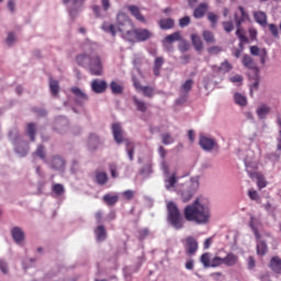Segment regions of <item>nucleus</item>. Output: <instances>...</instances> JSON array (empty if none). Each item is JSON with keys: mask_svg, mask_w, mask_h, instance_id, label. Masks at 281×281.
I'll return each mask as SVG.
<instances>
[{"mask_svg": "<svg viewBox=\"0 0 281 281\" xmlns=\"http://www.w3.org/2000/svg\"><path fill=\"white\" fill-rule=\"evenodd\" d=\"M46 164L52 170H57L58 172H65V166H67V161L60 155L53 156Z\"/></svg>", "mask_w": 281, "mask_h": 281, "instance_id": "8", "label": "nucleus"}, {"mask_svg": "<svg viewBox=\"0 0 281 281\" xmlns=\"http://www.w3.org/2000/svg\"><path fill=\"white\" fill-rule=\"evenodd\" d=\"M101 5L102 7L98 4L92 5V12L98 19L106 16V12L111 10V0H101Z\"/></svg>", "mask_w": 281, "mask_h": 281, "instance_id": "11", "label": "nucleus"}, {"mask_svg": "<svg viewBox=\"0 0 281 281\" xmlns=\"http://www.w3.org/2000/svg\"><path fill=\"white\" fill-rule=\"evenodd\" d=\"M33 113H35V115H38V117H45V115H47V110L42 108H33Z\"/></svg>", "mask_w": 281, "mask_h": 281, "instance_id": "58", "label": "nucleus"}, {"mask_svg": "<svg viewBox=\"0 0 281 281\" xmlns=\"http://www.w3.org/2000/svg\"><path fill=\"white\" fill-rule=\"evenodd\" d=\"M223 265V258L221 257H214L211 259V268L216 269V267H221Z\"/></svg>", "mask_w": 281, "mask_h": 281, "instance_id": "56", "label": "nucleus"}, {"mask_svg": "<svg viewBox=\"0 0 281 281\" xmlns=\"http://www.w3.org/2000/svg\"><path fill=\"white\" fill-rule=\"evenodd\" d=\"M223 265H225L226 267H236V265H238V255L234 252H228L223 258Z\"/></svg>", "mask_w": 281, "mask_h": 281, "instance_id": "26", "label": "nucleus"}, {"mask_svg": "<svg viewBox=\"0 0 281 281\" xmlns=\"http://www.w3.org/2000/svg\"><path fill=\"white\" fill-rule=\"evenodd\" d=\"M261 225L262 223L260 222V218L254 217V215H250L249 227L252 229L256 238H260V232L258 231V228H260Z\"/></svg>", "mask_w": 281, "mask_h": 281, "instance_id": "25", "label": "nucleus"}, {"mask_svg": "<svg viewBox=\"0 0 281 281\" xmlns=\"http://www.w3.org/2000/svg\"><path fill=\"white\" fill-rule=\"evenodd\" d=\"M76 63L90 74V76H102L104 74V66L102 65V57L94 50H86L77 55Z\"/></svg>", "mask_w": 281, "mask_h": 281, "instance_id": "3", "label": "nucleus"}, {"mask_svg": "<svg viewBox=\"0 0 281 281\" xmlns=\"http://www.w3.org/2000/svg\"><path fill=\"white\" fill-rule=\"evenodd\" d=\"M200 146L203 150H214V147L216 146V142L212 138L202 136L200 137Z\"/></svg>", "mask_w": 281, "mask_h": 281, "instance_id": "23", "label": "nucleus"}, {"mask_svg": "<svg viewBox=\"0 0 281 281\" xmlns=\"http://www.w3.org/2000/svg\"><path fill=\"white\" fill-rule=\"evenodd\" d=\"M94 234L98 243H103V240H106V228H104L103 225H99L94 229Z\"/></svg>", "mask_w": 281, "mask_h": 281, "instance_id": "34", "label": "nucleus"}, {"mask_svg": "<svg viewBox=\"0 0 281 281\" xmlns=\"http://www.w3.org/2000/svg\"><path fill=\"white\" fill-rule=\"evenodd\" d=\"M250 54L251 56H261L262 48L260 49L258 46H250Z\"/></svg>", "mask_w": 281, "mask_h": 281, "instance_id": "63", "label": "nucleus"}, {"mask_svg": "<svg viewBox=\"0 0 281 281\" xmlns=\"http://www.w3.org/2000/svg\"><path fill=\"white\" fill-rule=\"evenodd\" d=\"M193 85L194 81L189 79L181 86V93L180 97L176 100V103L186 104V102H188V93L192 91Z\"/></svg>", "mask_w": 281, "mask_h": 281, "instance_id": "10", "label": "nucleus"}, {"mask_svg": "<svg viewBox=\"0 0 281 281\" xmlns=\"http://www.w3.org/2000/svg\"><path fill=\"white\" fill-rule=\"evenodd\" d=\"M207 19L211 22L212 27H216V23H218V15H216L214 12H209Z\"/></svg>", "mask_w": 281, "mask_h": 281, "instance_id": "54", "label": "nucleus"}, {"mask_svg": "<svg viewBox=\"0 0 281 281\" xmlns=\"http://www.w3.org/2000/svg\"><path fill=\"white\" fill-rule=\"evenodd\" d=\"M168 223L173 229H183V217L179 212V206L172 201L167 202Z\"/></svg>", "mask_w": 281, "mask_h": 281, "instance_id": "6", "label": "nucleus"}, {"mask_svg": "<svg viewBox=\"0 0 281 281\" xmlns=\"http://www.w3.org/2000/svg\"><path fill=\"white\" fill-rule=\"evenodd\" d=\"M256 248L258 256H267V251H269V246L267 241L262 240L260 235L259 238H256Z\"/></svg>", "mask_w": 281, "mask_h": 281, "instance_id": "24", "label": "nucleus"}, {"mask_svg": "<svg viewBox=\"0 0 281 281\" xmlns=\"http://www.w3.org/2000/svg\"><path fill=\"white\" fill-rule=\"evenodd\" d=\"M186 254L187 256H194L199 251V241L192 236L187 237L186 239Z\"/></svg>", "mask_w": 281, "mask_h": 281, "instance_id": "15", "label": "nucleus"}, {"mask_svg": "<svg viewBox=\"0 0 281 281\" xmlns=\"http://www.w3.org/2000/svg\"><path fill=\"white\" fill-rule=\"evenodd\" d=\"M177 41H181V33L173 32L172 34L167 35L162 40V45L166 47L167 45H172V43H177Z\"/></svg>", "mask_w": 281, "mask_h": 281, "instance_id": "29", "label": "nucleus"}, {"mask_svg": "<svg viewBox=\"0 0 281 281\" xmlns=\"http://www.w3.org/2000/svg\"><path fill=\"white\" fill-rule=\"evenodd\" d=\"M53 128L56 131V133H59V135H65V133L69 131V120L65 116H57L55 119Z\"/></svg>", "mask_w": 281, "mask_h": 281, "instance_id": "9", "label": "nucleus"}, {"mask_svg": "<svg viewBox=\"0 0 281 281\" xmlns=\"http://www.w3.org/2000/svg\"><path fill=\"white\" fill-rule=\"evenodd\" d=\"M142 175H153V162H147L143 169H142Z\"/></svg>", "mask_w": 281, "mask_h": 281, "instance_id": "57", "label": "nucleus"}, {"mask_svg": "<svg viewBox=\"0 0 281 281\" xmlns=\"http://www.w3.org/2000/svg\"><path fill=\"white\" fill-rule=\"evenodd\" d=\"M222 25L224 30L227 32V34L234 31V23L232 21L223 22Z\"/></svg>", "mask_w": 281, "mask_h": 281, "instance_id": "61", "label": "nucleus"}, {"mask_svg": "<svg viewBox=\"0 0 281 281\" xmlns=\"http://www.w3.org/2000/svg\"><path fill=\"white\" fill-rule=\"evenodd\" d=\"M110 89L114 95H122V93H124V87L116 81L110 83Z\"/></svg>", "mask_w": 281, "mask_h": 281, "instance_id": "42", "label": "nucleus"}, {"mask_svg": "<svg viewBox=\"0 0 281 281\" xmlns=\"http://www.w3.org/2000/svg\"><path fill=\"white\" fill-rule=\"evenodd\" d=\"M158 25L160 30H172V27H175V20H172V18L160 19Z\"/></svg>", "mask_w": 281, "mask_h": 281, "instance_id": "36", "label": "nucleus"}, {"mask_svg": "<svg viewBox=\"0 0 281 281\" xmlns=\"http://www.w3.org/2000/svg\"><path fill=\"white\" fill-rule=\"evenodd\" d=\"M191 19L190 16L186 15L184 18H181L179 20V25L180 27H188V25H190Z\"/></svg>", "mask_w": 281, "mask_h": 281, "instance_id": "60", "label": "nucleus"}, {"mask_svg": "<svg viewBox=\"0 0 281 281\" xmlns=\"http://www.w3.org/2000/svg\"><path fill=\"white\" fill-rule=\"evenodd\" d=\"M268 113H271V106L267 104H261L257 109V115L259 120H267Z\"/></svg>", "mask_w": 281, "mask_h": 281, "instance_id": "33", "label": "nucleus"}, {"mask_svg": "<svg viewBox=\"0 0 281 281\" xmlns=\"http://www.w3.org/2000/svg\"><path fill=\"white\" fill-rule=\"evenodd\" d=\"M140 89V91L144 93L146 98H153V95H155V90L148 86H145Z\"/></svg>", "mask_w": 281, "mask_h": 281, "instance_id": "53", "label": "nucleus"}, {"mask_svg": "<svg viewBox=\"0 0 281 281\" xmlns=\"http://www.w3.org/2000/svg\"><path fill=\"white\" fill-rule=\"evenodd\" d=\"M63 3L68 7V12L71 19H76L78 13L82 11L85 0H63Z\"/></svg>", "mask_w": 281, "mask_h": 281, "instance_id": "7", "label": "nucleus"}, {"mask_svg": "<svg viewBox=\"0 0 281 281\" xmlns=\"http://www.w3.org/2000/svg\"><path fill=\"white\" fill-rule=\"evenodd\" d=\"M236 27L243 26L245 21H249V13L245 11V8L238 7V11L234 14Z\"/></svg>", "mask_w": 281, "mask_h": 281, "instance_id": "16", "label": "nucleus"}, {"mask_svg": "<svg viewBox=\"0 0 281 281\" xmlns=\"http://www.w3.org/2000/svg\"><path fill=\"white\" fill-rule=\"evenodd\" d=\"M247 268L249 271H254V269H256V259L251 256L247 259Z\"/></svg>", "mask_w": 281, "mask_h": 281, "instance_id": "62", "label": "nucleus"}, {"mask_svg": "<svg viewBox=\"0 0 281 281\" xmlns=\"http://www.w3.org/2000/svg\"><path fill=\"white\" fill-rule=\"evenodd\" d=\"M161 67H164V57H157L155 59V64H154V75L155 76H159V74L161 71Z\"/></svg>", "mask_w": 281, "mask_h": 281, "instance_id": "45", "label": "nucleus"}, {"mask_svg": "<svg viewBox=\"0 0 281 281\" xmlns=\"http://www.w3.org/2000/svg\"><path fill=\"white\" fill-rule=\"evenodd\" d=\"M254 19H255L256 23L261 25V27H266V25H267V13H265L262 11H256L254 13Z\"/></svg>", "mask_w": 281, "mask_h": 281, "instance_id": "32", "label": "nucleus"}, {"mask_svg": "<svg viewBox=\"0 0 281 281\" xmlns=\"http://www.w3.org/2000/svg\"><path fill=\"white\" fill-rule=\"evenodd\" d=\"M103 201L106 205H115L120 201V195L117 193H106Z\"/></svg>", "mask_w": 281, "mask_h": 281, "instance_id": "37", "label": "nucleus"}, {"mask_svg": "<svg viewBox=\"0 0 281 281\" xmlns=\"http://www.w3.org/2000/svg\"><path fill=\"white\" fill-rule=\"evenodd\" d=\"M244 164L246 166V172L250 177V179H256V175H258V172L256 171L258 170V162H256L254 158H245Z\"/></svg>", "mask_w": 281, "mask_h": 281, "instance_id": "12", "label": "nucleus"}, {"mask_svg": "<svg viewBox=\"0 0 281 281\" xmlns=\"http://www.w3.org/2000/svg\"><path fill=\"white\" fill-rule=\"evenodd\" d=\"M125 148H126L128 160L134 161V159H135V143H133L131 139H125Z\"/></svg>", "mask_w": 281, "mask_h": 281, "instance_id": "30", "label": "nucleus"}, {"mask_svg": "<svg viewBox=\"0 0 281 281\" xmlns=\"http://www.w3.org/2000/svg\"><path fill=\"white\" fill-rule=\"evenodd\" d=\"M234 102L238 106H247V97H245L244 94H240L239 92H236L234 94Z\"/></svg>", "mask_w": 281, "mask_h": 281, "instance_id": "44", "label": "nucleus"}, {"mask_svg": "<svg viewBox=\"0 0 281 281\" xmlns=\"http://www.w3.org/2000/svg\"><path fill=\"white\" fill-rule=\"evenodd\" d=\"M203 38L206 43H215L216 42V40H214V33H212L211 31H204Z\"/></svg>", "mask_w": 281, "mask_h": 281, "instance_id": "52", "label": "nucleus"}, {"mask_svg": "<svg viewBox=\"0 0 281 281\" xmlns=\"http://www.w3.org/2000/svg\"><path fill=\"white\" fill-rule=\"evenodd\" d=\"M191 41L196 52H203V41L196 34L191 35Z\"/></svg>", "mask_w": 281, "mask_h": 281, "instance_id": "39", "label": "nucleus"}, {"mask_svg": "<svg viewBox=\"0 0 281 281\" xmlns=\"http://www.w3.org/2000/svg\"><path fill=\"white\" fill-rule=\"evenodd\" d=\"M280 157L281 154L278 153H270L266 155V159H268V161H271L272 164H278V161H280Z\"/></svg>", "mask_w": 281, "mask_h": 281, "instance_id": "50", "label": "nucleus"}, {"mask_svg": "<svg viewBox=\"0 0 281 281\" xmlns=\"http://www.w3.org/2000/svg\"><path fill=\"white\" fill-rule=\"evenodd\" d=\"M210 10V5L207 3L202 2L200 3L194 10H193V16L194 19H203L205 14H207V11Z\"/></svg>", "mask_w": 281, "mask_h": 281, "instance_id": "22", "label": "nucleus"}, {"mask_svg": "<svg viewBox=\"0 0 281 281\" xmlns=\"http://www.w3.org/2000/svg\"><path fill=\"white\" fill-rule=\"evenodd\" d=\"M95 179L99 186H105V183L109 181V176L106 172L101 171L95 175Z\"/></svg>", "mask_w": 281, "mask_h": 281, "instance_id": "47", "label": "nucleus"}, {"mask_svg": "<svg viewBox=\"0 0 281 281\" xmlns=\"http://www.w3.org/2000/svg\"><path fill=\"white\" fill-rule=\"evenodd\" d=\"M53 192L56 196H63V194H65V187L60 183H56L53 186Z\"/></svg>", "mask_w": 281, "mask_h": 281, "instance_id": "49", "label": "nucleus"}, {"mask_svg": "<svg viewBox=\"0 0 281 281\" xmlns=\"http://www.w3.org/2000/svg\"><path fill=\"white\" fill-rule=\"evenodd\" d=\"M112 133L116 144H126V139H124V131L120 123L112 124Z\"/></svg>", "mask_w": 281, "mask_h": 281, "instance_id": "17", "label": "nucleus"}, {"mask_svg": "<svg viewBox=\"0 0 281 281\" xmlns=\"http://www.w3.org/2000/svg\"><path fill=\"white\" fill-rule=\"evenodd\" d=\"M49 89H50L52 95H54V97L58 95V92L60 91V86L58 85V81L50 79L49 80Z\"/></svg>", "mask_w": 281, "mask_h": 281, "instance_id": "46", "label": "nucleus"}, {"mask_svg": "<svg viewBox=\"0 0 281 281\" xmlns=\"http://www.w3.org/2000/svg\"><path fill=\"white\" fill-rule=\"evenodd\" d=\"M255 179H257V186L259 190L267 188V180L265 179V176L258 172L255 173Z\"/></svg>", "mask_w": 281, "mask_h": 281, "instance_id": "48", "label": "nucleus"}, {"mask_svg": "<svg viewBox=\"0 0 281 281\" xmlns=\"http://www.w3.org/2000/svg\"><path fill=\"white\" fill-rule=\"evenodd\" d=\"M102 30L111 36H115L117 32L121 33L122 38L127 41L128 43L137 42V29H135V24L131 21V18L126 15V13H119L116 16V25L111 24L109 22H104L102 25Z\"/></svg>", "mask_w": 281, "mask_h": 281, "instance_id": "1", "label": "nucleus"}, {"mask_svg": "<svg viewBox=\"0 0 281 281\" xmlns=\"http://www.w3.org/2000/svg\"><path fill=\"white\" fill-rule=\"evenodd\" d=\"M213 71H216L217 74H227L232 71V64L225 60L221 66H213Z\"/></svg>", "mask_w": 281, "mask_h": 281, "instance_id": "35", "label": "nucleus"}, {"mask_svg": "<svg viewBox=\"0 0 281 281\" xmlns=\"http://www.w3.org/2000/svg\"><path fill=\"white\" fill-rule=\"evenodd\" d=\"M91 91L93 93H104L106 91L109 85L106 83V80L103 79H93L90 83Z\"/></svg>", "mask_w": 281, "mask_h": 281, "instance_id": "13", "label": "nucleus"}, {"mask_svg": "<svg viewBox=\"0 0 281 281\" xmlns=\"http://www.w3.org/2000/svg\"><path fill=\"white\" fill-rule=\"evenodd\" d=\"M165 188L166 190H168L169 192H172V190H176L177 191V183L179 181V178L177 177V173H171L169 176H165Z\"/></svg>", "mask_w": 281, "mask_h": 281, "instance_id": "18", "label": "nucleus"}, {"mask_svg": "<svg viewBox=\"0 0 281 281\" xmlns=\"http://www.w3.org/2000/svg\"><path fill=\"white\" fill-rule=\"evenodd\" d=\"M137 236H138V240H146V238H148V236H150V229L139 228Z\"/></svg>", "mask_w": 281, "mask_h": 281, "instance_id": "51", "label": "nucleus"}, {"mask_svg": "<svg viewBox=\"0 0 281 281\" xmlns=\"http://www.w3.org/2000/svg\"><path fill=\"white\" fill-rule=\"evenodd\" d=\"M110 172H111L112 179H117V177H120V173H117V165L115 164L110 165Z\"/></svg>", "mask_w": 281, "mask_h": 281, "instance_id": "59", "label": "nucleus"}, {"mask_svg": "<svg viewBox=\"0 0 281 281\" xmlns=\"http://www.w3.org/2000/svg\"><path fill=\"white\" fill-rule=\"evenodd\" d=\"M199 177L191 178V180L181 186V188H177L176 192H178L179 196H181L183 203H189L192 200V196L196 194V190H199Z\"/></svg>", "mask_w": 281, "mask_h": 281, "instance_id": "5", "label": "nucleus"}, {"mask_svg": "<svg viewBox=\"0 0 281 281\" xmlns=\"http://www.w3.org/2000/svg\"><path fill=\"white\" fill-rule=\"evenodd\" d=\"M241 63L246 69H250V71H254L255 76H258V66L256 65V61L254 58L249 55H244L241 58Z\"/></svg>", "mask_w": 281, "mask_h": 281, "instance_id": "19", "label": "nucleus"}, {"mask_svg": "<svg viewBox=\"0 0 281 281\" xmlns=\"http://www.w3.org/2000/svg\"><path fill=\"white\" fill-rule=\"evenodd\" d=\"M13 240L19 245L23 238H25V233H23V229L21 227L16 226L11 232Z\"/></svg>", "mask_w": 281, "mask_h": 281, "instance_id": "31", "label": "nucleus"}, {"mask_svg": "<svg viewBox=\"0 0 281 281\" xmlns=\"http://www.w3.org/2000/svg\"><path fill=\"white\" fill-rule=\"evenodd\" d=\"M269 267L273 273H278L281 276V258L278 256H274L270 259Z\"/></svg>", "mask_w": 281, "mask_h": 281, "instance_id": "27", "label": "nucleus"}, {"mask_svg": "<svg viewBox=\"0 0 281 281\" xmlns=\"http://www.w3.org/2000/svg\"><path fill=\"white\" fill-rule=\"evenodd\" d=\"M33 157H40L44 164H47V155L45 153V146L38 145L35 153H33Z\"/></svg>", "mask_w": 281, "mask_h": 281, "instance_id": "40", "label": "nucleus"}, {"mask_svg": "<svg viewBox=\"0 0 281 281\" xmlns=\"http://www.w3.org/2000/svg\"><path fill=\"white\" fill-rule=\"evenodd\" d=\"M70 91L75 95L76 104H79V106H82V104L89 100L87 93H85V91L78 87H72Z\"/></svg>", "mask_w": 281, "mask_h": 281, "instance_id": "14", "label": "nucleus"}, {"mask_svg": "<svg viewBox=\"0 0 281 281\" xmlns=\"http://www.w3.org/2000/svg\"><path fill=\"white\" fill-rule=\"evenodd\" d=\"M161 139H162V144H165V146H168L170 144L175 143V139L172 138V136L168 133L162 134L161 135Z\"/></svg>", "mask_w": 281, "mask_h": 281, "instance_id": "55", "label": "nucleus"}, {"mask_svg": "<svg viewBox=\"0 0 281 281\" xmlns=\"http://www.w3.org/2000/svg\"><path fill=\"white\" fill-rule=\"evenodd\" d=\"M184 218L196 225H207L212 218L210 205L203 198H196L193 203L184 207Z\"/></svg>", "mask_w": 281, "mask_h": 281, "instance_id": "2", "label": "nucleus"}, {"mask_svg": "<svg viewBox=\"0 0 281 281\" xmlns=\"http://www.w3.org/2000/svg\"><path fill=\"white\" fill-rule=\"evenodd\" d=\"M9 139L14 146V151L19 157H25L30 153V144L23 142V135L19 134V128L13 127L9 132Z\"/></svg>", "mask_w": 281, "mask_h": 281, "instance_id": "4", "label": "nucleus"}, {"mask_svg": "<svg viewBox=\"0 0 281 281\" xmlns=\"http://www.w3.org/2000/svg\"><path fill=\"white\" fill-rule=\"evenodd\" d=\"M102 142L100 140V136L98 134H90L87 140V148L90 151L98 150Z\"/></svg>", "mask_w": 281, "mask_h": 281, "instance_id": "20", "label": "nucleus"}, {"mask_svg": "<svg viewBox=\"0 0 281 281\" xmlns=\"http://www.w3.org/2000/svg\"><path fill=\"white\" fill-rule=\"evenodd\" d=\"M127 10L131 12L132 16H135L137 21L140 23H146V18L139 11V7L137 5H128Z\"/></svg>", "mask_w": 281, "mask_h": 281, "instance_id": "28", "label": "nucleus"}, {"mask_svg": "<svg viewBox=\"0 0 281 281\" xmlns=\"http://www.w3.org/2000/svg\"><path fill=\"white\" fill-rule=\"evenodd\" d=\"M26 135L30 136L31 142L36 139V124L29 123L26 126Z\"/></svg>", "mask_w": 281, "mask_h": 281, "instance_id": "43", "label": "nucleus"}, {"mask_svg": "<svg viewBox=\"0 0 281 281\" xmlns=\"http://www.w3.org/2000/svg\"><path fill=\"white\" fill-rule=\"evenodd\" d=\"M200 262L203 265L205 269H210L212 265V254L204 252L200 258Z\"/></svg>", "mask_w": 281, "mask_h": 281, "instance_id": "41", "label": "nucleus"}, {"mask_svg": "<svg viewBox=\"0 0 281 281\" xmlns=\"http://www.w3.org/2000/svg\"><path fill=\"white\" fill-rule=\"evenodd\" d=\"M269 31L271 32L272 36H274V38H278L279 36L278 25L269 24Z\"/></svg>", "mask_w": 281, "mask_h": 281, "instance_id": "64", "label": "nucleus"}, {"mask_svg": "<svg viewBox=\"0 0 281 281\" xmlns=\"http://www.w3.org/2000/svg\"><path fill=\"white\" fill-rule=\"evenodd\" d=\"M133 102L140 113H146L148 111V104L144 102L143 100H139L137 97H133Z\"/></svg>", "mask_w": 281, "mask_h": 281, "instance_id": "38", "label": "nucleus"}, {"mask_svg": "<svg viewBox=\"0 0 281 281\" xmlns=\"http://www.w3.org/2000/svg\"><path fill=\"white\" fill-rule=\"evenodd\" d=\"M149 38H153V32L148 29H136L137 43H145V41H148Z\"/></svg>", "mask_w": 281, "mask_h": 281, "instance_id": "21", "label": "nucleus"}]
</instances>
